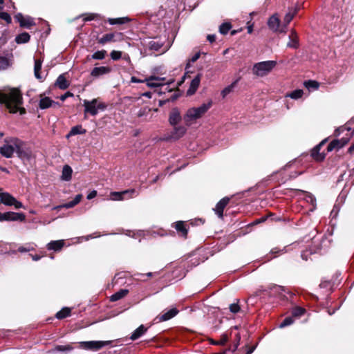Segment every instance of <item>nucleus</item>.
<instances>
[{
	"label": "nucleus",
	"mask_w": 354,
	"mask_h": 354,
	"mask_svg": "<svg viewBox=\"0 0 354 354\" xmlns=\"http://www.w3.org/2000/svg\"><path fill=\"white\" fill-rule=\"evenodd\" d=\"M31 250H33V248H26V247H24V246H20L19 248H18V251L19 252H29V251H31Z\"/></svg>",
	"instance_id": "nucleus-57"
},
{
	"label": "nucleus",
	"mask_w": 354,
	"mask_h": 354,
	"mask_svg": "<svg viewBox=\"0 0 354 354\" xmlns=\"http://www.w3.org/2000/svg\"><path fill=\"white\" fill-rule=\"evenodd\" d=\"M71 314V309L68 308H63L61 310L57 312L55 315L56 318L59 319H64Z\"/></svg>",
	"instance_id": "nucleus-38"
},
{
	"label": "nucleus",
	"mask_w": 354,
	"mask_h": 354,
	"mask_svg": "<svg viewBox=\"0 0 354 354\" xmlns=\"http://www.w3.org/2000/svg\"><path fill=\"white\" fill-rule=\"evenodd\" d=\"M340 140H341V142H339V144H335V148L337 149H339L343 147L348 142V140L346 138H342Z\"/></svg>",
	"instance_id": "nucleus-54"
},
{
	"label": "nucleus",
	"mask_w": 354,
	"mask_h": 354,
	"mask_svg": "<svg viewBox=\"0 0 354 354\" xmlns=\"http://www.w3.org/2000/svg\"><path fill=\"white\" fill-rule=\"evenodd\" d=\"M339 203H335L333 206V209L331 210L330 212V217L332 218H335L339 213Z\"/></svg>",
	"instance_id": "nucleus-47"
},
{
	"label": "nucleus",
	"mask_w": 354,
	"mask_h": 354,
	"mask_svg": "<svg viewBox=\"0 0 354 354\" xmlns=\"http://www.w3.org/2000/svg\"><path fill=\"white\" fill-rule=\"evenodd\" d=\"M97 195V192L93 190L92 192H91L88 195H87V199L88 200H91L92 198H93L94 197H95Z\"/></svg>",
	"instance_id": "nucleus-60"
},
{
	"label": "nucleus",
	"mask_w": 354,
	"mask_h": 354,
	"mask_svg": "<svg viewBox=\"0 0 354 354\" xmlns=\"http://www.w3.org/2000/svg\"><path fill=\"white\" fill-rule=\"evenodd\" d=\"M339 142H341V140H333L327 147V151H333V149H336L335 148V144H339Z\"/></svg>",
	"instance_id": "nucleus-52"
},
{
	"label": "nucleus",
	"mask_w": 354,
	"mask_h": 354,
	"mask_svg": "<svg viewBox=\"0 0 354 354\" xmlns=\"http://www.w3.org/2000/svg\"><path fill=\"white\" fill-rule=\"evenodd\" d=\"M132 193H135V189H127L120 192H111V198L113 201H123L124 198H127L125 194Z\"/></svg>",
	"instance_id": "nucleus-21"
},
{
	"label": "nucleus",
	"mask_w": 354,
	"mask_h": 354,
	"mask_svg": "<svg viewBox=\"0 0 354 354\" xmlns=\"http://www.w3.org/2000/svg\"><path fill=\"white\" fill-rule=\"evenodd\" d=\"M81 199H82V195L77 194V195H76V196L75 197V198L73 201L77 205L80 202Z\"/></svg>",
	"instance_id": "nucleus-63"
},
{
	"label": "nucleus",
	"mask_w": 354,
	"mask_h": 354,
	"mask_svg": "<svg viewBox=\"0 0 354 354\" xmlns=\"http://www.w3.org/2000/svg\"><path fill=\"white\" fill-rule=\"evenodd\" d=\"M73 94L70 92H67L66 93H65L64 95H62L61 96V100L64 101L68 96H72Z\"/></svg>",
	"instance_id": "nucleus-64"
},
{
	"label": "nucleus",
	"mask_w": 354,
	"mask_h": 354,
	"mask_svg": "<svg viewBox=\"0 0 354 354\" xmlns=\"http://www.w3.org/2000/svg\"><path fill=\"white\" fill-rule=\"evenodd\" d=\"M275 61H264L257 63L252 68V72L259 77L268 75L276 66Z\"/></svg>",
	"instance_id": "nucleus-3"
},
{
	"label": "nucleus",
	"mask_w": 354,
	"mask_h": 354,
	"mask_svg": "<svg viewBox=\"0 0 354 354\" xmlns=\"http://www.w3.org/2000/svg\"><path fill=\"white\" fill-rule=\"evenodd\" d=\"M86 133V129H83L81 125H77L71 128L67 137L78 134H84Z\"/></svg>",
	"instance_id": "nucleus-34"
},
{
	"label": "nucleus",
	"mask_w": 354,
	"mask_h": 354,
	"mask_svg": "<svg viewBox=\"0 0 354 354\" xmlns=\"http://www.w3.org/2000/svg\"><path fill=\"white\" fill-rule=\"evenodd\" d=\"M9 66V60L5 57H0V71L5 70Z\"/></svg>",
	"instance_id": "nucleus-46"
},
{
	"label": "nucleus",
	"mask_w": 354,
	"mask_h": 354,
	"mask_svg": "<svg viewBox=\"0 0 354 354\" xmlns=\"http://www.w3.org/2000/svg\"><path fill=\"white\" fill-rule=\"evenodd\" d=\"M98 17L97 14H90L88 17L84 19V21H91Z\"/></svg>",
	"instance_id": "nucleus-59"
},
{
	"label": "nucleus",
	"mask_w": 354,
	"mask_h": 354,
	"mask_svg": "<svg viewBox=\"0 0 354 354\" xmlns=\"http://www.w3.org/2000/svg\"><path fill=\"white\" fill-rule=\"evenodd\" d=\"M305 309L301 307H295L292 309V315L293 317H299L305 313Z\"/></svg>",
	"instance_id": "nucleus-42"
},
{
	"label": "nucleus",
	"mask_w": 354,
	"mask_h": 354,
	"mask_svg": "<svg viewBox=\"0 0 354 354\" xmlns=\"http://www.w3.org/2000/svg\"><path fill=\"white\" fill-rule=\"evenodd\" d=\"M207 39L210 43H213L216 40V35H208L207 37Z\"/></svg>",
	"instance_id": "nucleus-62"
},
{
	"label": "nucleus",
	"mask_w": 354,
	"mask_h": 354,
	"mask_svg": "<svg viewBox=\"0 0 354 354\" xmlns=\"http://www.w3.org/2000/svg\"><path fill=\"white\" fill-rule=\"evenodd\" d=\"M232 26L229 23H223L219 26V32L222 35H226L231 29Z\"/></svg>",
	"instance_id": "nucleus-41"
},
{
	"label": "nucleus",
	"mask_w": 354,
	"mask_h": 354,
	"mask_svg": "<svg viewBox=\"0 0 354 354\" xmlns=\"http://www.w3.org/2000/svg\"><path fill=\"white\" fill-rule=\"evenodd\" d=\"M325 140H323L321 143H319L318 145H317L312 151V157L317 160V161H322L325 158V154L324 153H320V149L322 147V145L324 144Z\"/></svg>",
	"instance_id": "nucleus-22"
},
{
	"label": "nucleus",
	"mask_w": 354,
	"mask_h": 354,
	"mask_svg": "<svg viewBox=\"0 0 354 354\" xmlns=\"http://www.w3.org/2000/svg\"><path fill=\"white\" fill-rule=\"evenodd\" d=\"M72 174V168L69 165H66L63 167L61 179L64 181H69L71 180Z\"/></svg>",
	"instance_id": "nucleus-24"
},
{
	"label": "nucleus",
	"mask_w": 354,
	"mask_h": 354,
	"mask_svg": "<svg viewBox=\"0 0 354 354\" xmlns=\"http://www.w3.org/2000/svg\"><path fill=\"white\" fill-rule=\"evenodd\" d=\"M227 341V337L226 335H223L219 341H218V344L219 345H225Z\"/></svg>",
	"instance_id": "nucleus-58"
},
{
	"label": "nucleus",
	"mask_w": 354,
	"mask_h": 354,
	"mask_svg": "<svg viewBox=\"0 0 354 354\" xmlns=\"http://www.w3.org/2000/svg\"><path fill=\"white\" fill-rule=\"evenodd\" d=\"M0 103L4 104L11 113L19 111L21 115H23L26 113L25 109L21 107L23 97L18 88H4L0 90Z\"/></svg>",
	"instance_id": "nucleus-1"
},
{
	"label": "nucleus",
	"mask_w": 354,
	"mask_h": 354,
	"mask_svg": "<svg viewBox=\"0 0 354 354\" xmlns=\"http://www.w3.org/2000/svg\"><path fill=\"white\" fill-rule=\"evenodd\" d=\"M235 82L232 84L231 85L225 87L221 92V95L223 97H225L227 95H228L233 89L234 86Z\"/></svg>",
	"instance_id": "nucleus-50"
},
{
	"label": "nucleus",
	"mask_w": 354,
	"mask_h": 354,
	"mask_svg": "<svg viewBox=\"0 0 354 354\" xmlns=\"http://www.w3.org/2000/svg\"><path fill=\"white\" fill-rule=\"evenodd\" d=\"M12 140H18L17 138L9 137L4 140V144L0 147V153L2 156L10 158L15 152V146L12 143Z\"/></svg>",
	"instance_id": "nucleus-7"
},
{
	"label": "nucleus",
	"mask_w": 354,
	"mask_h": 354,
	"mask_svg": "<svg viewBox=\"0 0 354 354\" xmlns=\"http://www.w3.org/2000/svg\"><path fill=\"white\" fill-rule=\"evenodd\" d=\"M212 102L203 104L197 108H191L187 110L183 119L187 126H189L194 121L201 118L211 107Z\"/></svg>",
	"instance_id": "nucleus-2"
},
{
	"label": "nucleus",
	"mask_w": 354,
	"mask_h": 354,
	"mask_svg": "<svg viewBox=\"0 0 354 354\" xmlns=\"http://www.w3.org/2000/svg\"><path fill=\"white\" fill-rule=\"evenodd\" d=\"M296 13L297 9H295L293 12H289L285 15L283 19L285 26H288L290 24V22L292 20Z\"/></svg>",
	"instance_id": "nucleus-39"
},
{
	"label": "nucleus",
	"mask_w": 354,
	"mask_h": 354,
	"mask_svg": "<svg viewBox=\"0 0 354 354\" xmlns=\"http://www.w3.org/2000/svg\"><path fill=\"white\" fill-rule=\"evenodd\" d=\"M75 205H76V204L73 202V201H70L68 203H64V204H62V205H60L55 206L53 209H59L61 208L69 209V208L73 207Z\"/></svg>",
	"instance_id": "nucleus-45"
},
{
	"label": "nucleus",
	"mask_w": 354,
	"mask_h": 354,
	"mask_svg": "<svg viewBox=\"0 0 354 354\" xmlns=\"http://www.w3.org/2000/svg\"><path fill=\"white\" fill-rule=\"evenodd\" d=\"M26 216L21 212H0V222L3 221H24Z\"/></svg>",
	"instance_id": "nucleus-9"
},
{
	"label": "nucleus",
	"mask_w": 354,
	"mask_h": 354,
	"mask_svg": "<svg viewBox=\"0 0 354 354\" xmlns=\"http://www.w3.org/2000/svg\"><path fill=\"white\" fill-rule=\"evenodd\" d=\"M15 19L19 22L21 27L29 28L34 24L33 19L30 17H24L22 14L18 13Z\"/></svg>",
	"instance_id": "nucleus-17"
},
{
	"label": "nucleus",
	"mask_w": 354,
	"mask_h": 354,
	"mask_svg": "<svg viewBox=\"0 0 354 354\" xmlns=\"http://www.w3.org/2000/svg\"><path fill=\"white\" fill-rule=\"evenodd\" d=\"M12 143L15 146V152L17 156L22 160H29L31 158V151L26 147L24 141L18 140H12Z\"/></svg>",
	"instance_id": "nucleus-4"
},
{
	"label": "nucleus",
	"mask_w": 354,
	"mask_h": 354,
	"mask_svg": "<svg viewBox=\"0 0 354 354\" xmlns=\"http://www.w3.org/2000/svg\"><path fill=\"white\" fill-rule=\"evenodd\" d=\"M55 85L57 86L60 89L64 90L69 86V83L64 75H60L56 80Z\"/></svg>",
	"instance_id": "nucleus-28"
},
{
	"label": "nucleus",
	"mask_w": 354,
	"mask_h": 354,
	"mask_svg": "<svg viewBox=\"0 0 354 354\" xmlns=\"http://www.w3.org/2000/svg\"><path fill=\"white\" fill-rule=\"evenodd\" d=\"M110 56L113 60H118L120 59L122 56V53L118 50H113L110 53Z\"/></svg>",
	"instance_id": "nucleus-51"
},
{
	"label": "nucleus",
	"mask_w": 354,
	"mask_h": 354,
	"mask_svg": "<svg viewBox=\"0 0 354 354\" xmlns=\"http://www.w3.org/2000/svg\"><path fill=\"white\" fill-rule=\"evenodd\" d=\"M230 201V198L228 197H225L222 198L216 205V207L214 209L217 216L222 218L223 216V209L227 206Z\"/></svg>",
	"instance_id": "nucleus-15"
},
{
	"label": "nucleus",
	"mask_w": 354,
	"mask_h": 354,
	"mask_svg": "<svg viewBox=\"0 0 354 354\" xmlns=\"http://www.w3.org/2000/svg\"><path fill=\"white\" fill-rule=\"evenodd\" d=\"M64 245V240L51 241L47 244V249L48 250L59 251Z\"/></svg>",
	"instance_id": "nucleus-23"
},
{
	"label": "nucleus",
	"mask_w": 354,
	"mask_h": 354,
	"mask_svg": "<svg viewBox=\"0 0 354 354\" xmlns=\"http://www.w3.org/2000/svg\"><path fill=\"white\" fill-rule=\"evenodd\" d=\"M165 77H160L154 75H151L148 78L145 79L142 82H146L147 86L150 88L160 87L163 85L167 84L168 83L165 82Z\"/></svg>",
	"instance_id": "nucleus-13"
},
{
	"label": "nucleus",
	"mask_w": 354,
	"mask_h": 354,
	"mask_svg": "<svg viewBox=\"0 0 354 354\" xmlns=\"http://www.w3.org/2000/svg\"><path fill=\"white\" fill-rule=\"evenodd\" d=\"M230 310L233 313H236L239 311L240 307L237 304H232L230 306Z\"/></svg>",
	"instance_id": "nucleus-53"
},
{
	"label": "nucleus",
	"mask_w": 354,
	"mask_h": 354,
	"mask_svg": "<svg viewBox=\"0 0 354 354\" xmlns=\"http://www.w3.org/2000/svg\"><path fill=\"white\" fill-rule=\"evenodd\" d=\"M268 26L269 28L271 29L272 30H273L274 32H277V31L283 32L284 31L282 29L281 30L279 29L280 19H279L277 14H274L269 18V19L268 21Z\"/></svg>",
	"instance_id": "nucleus-14"
},
{
	"label": "nucleus",
	"mask_w": 354,
	"mask_h": 354,
	"mask_svg": "<svg viewBox=\"0 0 354 354\" xmlns=\"http://www.w3.org/2000/svg\"><path fill=\"white\" fill-rule=\"evenodd\" d=\"M53 104H55V102L50 100L48 97H43L39 101V107L41 109H45L50 107Z\"/></svg>",
	"instance_id": "nucleus-31"
},
{
	"label": "nucleus",
	"mask_w": 354,
	"mask_h": 354,
	"mask_svg": "<svg viewBox=\"0 0 354 354\" xmlns=\"http://www.w3.org/2000/svg\"><path fill=\"white\" fill-rule=\"evenodd\" d=\"M178 312L179 311L176 308H173L169 310H165L154 319V322L158 323L169 320L174 317L178 313Z\"/></svg>",
	"instance_id": "nucleus-11"
},
{
	"label": "nucleus",
	"mask_w": 354,
	"mask_h": 354,
	"mask_svg": "<svg viewBox=\"0 0 354 354\" xmlns=\"http://www.w3.org/2000/svg\"><path fill=\"white\" fill-rule=\"evenodd\" d=\"M201 53L199 52L196 53L189 59V62L194 63L199 59Z\"/></svg>",
	"instance_id": "nucleus-56"
},
{
	"label": "nucleus",
	"mask_w": 354,
	"mask_h": 354,
	"mask_svg": "<svg viewBox=\"0 0 354 354\" xmlns=\"http://www.w3.org/2000/svg\"><path fill=\"white\" fill-rule=\"evenodd\" d=\"M111 71V68L108 66L95 67L91 71V75L94 77H99L102 75L109 73Z\"/></svg>",
	"instance_id": "nucleus-19"
},
{
	"label": "nucleus",
	"mask_w": 354,
	"mask_h": 354,
	"mask_svg": "<svg viewBox=\"0 0 354 354\" xmlns=\"http://www.w3.org/2000/svg\"><path fill=\"white\" fill-rule=\"evenodd\" d=\"M106 53V52L104 50H98V51H96L95 53H94L92 55L91 57H92V59H94L102 60L105 57Z\"/></svg>",
	"instance_id": "nucleus-40"
},
{
	"label": "nucleus",
	"mask_w": 354,
	"mask_h": 354,
	"mask_svg": "<svg viewBox=\"0 0 354 354\" xmlns=\"http://www.w3.org/2000/svg\"><path fill=\"white\" fill-rule=\"evenodd\" d=\"M327 242L326 239H324L320 242L318 239H314L313 242L314 246L310 249V254H312L322 252V250H323V245H326Z\"/></svg>",
	"instance_id": "nucleus-20"
},
{
	"label": "nucleus",
	"mask_w": 354,
	"mask_h": 354,
	"mask_svg": "<svg viewBox=\"0 0 354 354\" xmlns=\"http://www.w3.org/2000/svg\"><path fill=\"white\" fill-rule=\"evenodd\" d=\"M73 347L70 345H57L55 347V351L59 352H68L71 351Z\"/></svg>",
	"instance_id": "nucleus-43"
},
{
	"label": "nucleus",
	"mask_w": 354,
	"mask_h": 354,
	"mask_svg": "<svg viewBox=\"0 0 354 354\" xmlns=\"http://www.w3.org/2000/svg\"><path fill=\"white\" fill-rule=\"evenodd\" d=\"M294 319L292 317H286L283 322L279 324V328H282L288 326L293 324Z\"/></svg>",
	"instance_id": "nucleus-44"
},
{
	"label": "nucleus",
	"mask_w": 354,
	"mask_h": 354,
	"mask_svg": "<svg viewBox=\"0 0 354 354\" xmlns=\"http://www.w3.org/2000/svg\"><path fill=\"white\" fill-rule=\"evenodd\" d=\"M176 230L181 233V235L184 237L187 236V230L185 227V223L183 221H178L175 223Z\"/></svg>",
	"instance_id": "nucleus-33"
},
{
	"label": "nucleus",
	"mask_w": 354,
	"mask_h": 354,
	"mask_svg": "<svg viewBox=\"0 0 354 354\" xmlns=\"http://www.w3.org/2000/svg\"><path fill=\"white\" fill-rule=\"evenodd\" d=\"M344 129H345V128H344V127H341L337 128V129H335V136H339V135H340V133H341V132L344 131Z\"/></svg>",
	"instance_id": "nucleus-61"
},
{
	"label": "nucleus",
	"mask_w": 354,
	"mask_h": 354,
	"mask_svg": "<svg viewBox=\"0 0 354 354\" xmlns=\"http://www.w3.org/2000/svg\"><path fill=\"white\" fill-rule=\"evenodd\" d=\"M299 46L298 38L295 31L292 30L291 34L289 36V41L287 44V46L292 48H297Z\"/></svg>",
	"instance_id": "nucleus-26"
},
{
	"label": "nucleus",
	"mask_w": 354,
	"mask_h": 354,
	"mask_svg": "<svg viewBox=\"0 0 354 354\" xmlns=\"http://www.w3.org/2000/svg\"><path fill=\"white\" fill-rule=\"evenodd\" d=\"M174 128L172 131L167 133L160 138L161 141L171 142L179 140L186 133L187 129L183 126H174Z\"/></svg>",
	"instance_id": "nucleus-5"
},
{
	"label": "nucleus",
	"mask_w": 354,
	"mask_h": 354,
	"mask_svg": "<svg viewBox=\"0 0 354 354\" xmlns=\"http://www.w3.org/2000/svg\"><path fill=\"white\" fill-rule=\"evenodd\" d=\"M84 113H88L95 116L98 113V110H104L106 106L102 103H97V99H93L91 101L84 100Z\"/></svg>",
	"instance_id": "nucleus-6"
},
{
	"label": "nucleus",
	"mask_w": 354,
	"mask_h": 354,
	"mask_svg": "<svg viewBox=\"0 0 354 354\" xmlns=\"http://www.w3.org/2000/svg\"><path fill=\"white\" fill-rule=\"evenodd\" d=\"M304 85L308 88H313L315 89H317L319 87L318 83L313 80H308L307 82H305Z\"/></svg>",
	"instance_id": "nucleus-48"
},
{
	"label": "nucleus",
	"mask_w": 354,
	"mask_h": 354,
	"mask_svg": "<svg viewBox=\"0 0 354 354\" xmlns=\"http://www.w3.org/2000/svg\"><path fill=\"white\" fill-rule=\"evenodd\" d=\"M181 118L178 109L174 108L171 110L169 116V122L171 126H176L181 120Z\"/></svg>",
	"instance_id": "nucleus-16"
},
{
	"label": "nucleus",
	"mask_w": 354,
	"mask_h": 354,
	"mask_svg": "<svg viewBox=\"0 0 354 354\" xmlns=\"http://www.w3.org/2000/svg\"><path fill=\"white\" fill-rule=\"evenodd\" d=\"M128 292L129 290L127 289L120 290L118 292H115V294L111 296V301H116L118 300H120V299L124 297L128 294Z\"/></svg>",
	"instance_id": "nucleus-29"
},
{
	"label": "nucleus",
	"mask_w": 354,
	"mask_h": 354,
	"mask_svg": "<svg viewBox=\"0 0 354 354\" xmlns=\"http://www.w3.org/2000/svg\"><path fill=\"white\" fill-rule=\"evenodd\" d=\"M142 46L152 51H159L163 47V42L156 39H148L142 42Z\"/></svg>",
	"instance_id": "nucleus-12"
},
{
	"label": "nucleus",
	"mask_w": 354,
	"mask_h": 354,
	"mask_svg": "<svg viewBox=\"0 0 354 354\" xmlns=\"http://www.w3.org/2000/svg\"><path fill=\"white\" fill-rule=\"evenodd\" d=\"M147 330V328H145L143 325H140L138 328H136L133 331V333L131 334L130 337V339L131 340H136L140 337L142 335H144Z\"/></svg>",
	"instance_id": "nucleus-25"
},
{
	"label": "nucleus",
	"mask_w": 354,
	"mask_h": 354,
	"mask_svg": "<svg viewBox=\"0 0 354 354\" xmlns=\"http://www.w3.org/2000/svg\"><path fill=\"white\" fill-rule=\"evenodd\" d=\"M111 344V341H87L80 342L81 346L86 350L97 351Z\"/></svg>",
	"instance_id": "nucleus-10"
},
{
	"label": "nucleus",
	"mask_w": 354,
	"mask_h": 354,
	"mask_svg": "<svg viewBox=\"0 0 354 354\" xmlns=\"http://www.w3.org/2000/svg\"><path fill=\"white\" fill-rule=\"evenodd\" d=\"M42 61L40 59H35V66H34V73L35 76L38 80H41L42 77L40 74V71L41 69Z\"/></svg>",
	"instance_id": "nucleus-30"
},
{
	"label": "nucleus",
	"mask_w": 354,
	"mask_h": 354,
	"mask_svg": "<svg viewBox=\"0 0 354 354\" xmlns=\"http://www.w3.org/2000/svg\"><path fill=\"white\" fill-rule=\"evenodd\" d=\"M30 35L28 32H22L18 35L15 38V41L17 44H25L30 40Z\"/></svg>",
	"instance_id": "nucleus-32"
},
{
	"label": "nucleus",
	"mask_w": 354,
	"mask_h": 354,
	"mask_svg": "<svg viewBox=\"0 0 354 354\" xmlns=\"http://www.w3.org/2000/svg\"><path fill=\"white\" fill-rule=\"evenodd\" d=\"M0 203L7 206L13 205L15 209L24 208L23 204L8 192H0Z\"/></svg>",
	"instance_id": "nucleus-8"
},
{
	"label": "nucleus",
	"mask_w": 354,
	"mask_h": 354,
	"mask_svg": "<svg viewBox=\"0 0 354 354\" xmlns=\"http://www.w3.org/2000/svg\"><path fill=\"white\" fill-rule=\"evenodd\" d=\"M304 94V91L301 89L295 90L289 93L286 95V97H290L294 100H298L302 97Z\"/></svg>",
	"instance_id": "nucleus-36"
},
{
	"label": "nucleus",
	"mask_w": 354,
	"mask_h": 354,
	"mask_svg": "<svg viewBox=\"0 0 354 354\" xmlns=\"http://www.w3.org/2000/svg\"><path fill=\"white\" fill-rule=\"evenodd\" d=\"M201 74H198L191 82L189 89L187 91L188 95H192L195 93L198 89L201 82Z\"/></svg>",
	"instance_id": "nucleus-18"
},
{
	"label": "nucleus",
	"mask_w": 354,
	"mask_h": 354,
	"mask_svg": "<svg viewBox=\"0 0 354 354\" xmlns=\"http://www.w3.org/2000/svg\"><path fill=\"white\" fill-rule=\"evenodd\" d=\"M138 194H139V192L136 189H135V193L125 194V196L127 198H124V200H128V199L134 198V197L138 196Z\"/></svg>",
	"instance_id": "nucleus-55"
},
{
	"label": "nucleus",
	"mask_w": 354,
	"mask_h": 354,
	"mask_svg": "<svg viewBox=\"0 0 354 354\" xmlns=\"http://www.w3.org/2000/svg\"><path fill=\"white\" fill-rule=\"evenodd\" d=\"M0 19L6 21L7 24L11 23L12 21L10 15L6 12H0Z\"/></svg>",
	"instance_id": "nucleus-49"
},
{
	"label": "nucleus",
	"mask_w": 354,
	"mask_h": 354,
	"mask_svg": "<svg viewBox=\"0 0 354 354\" xmlns=\"http://www.w3.org/2000/svg\"><path fill=\"white\" fill-rule=\"evenodd\" d=\"M285 292V288L283 286L272 285L270 287V294L274 296L282 297L283 292Z\"/></svg>",
	"instance_id": "nucleus-27"
},
{
	"label": "nucleus",
	"mask_w": 354,
	"mask_h": 354,
	"mask_svg": "<svg viewBox=\"0 0 354 354\" xmlns=\"http://www.w3.org/2000/svg\"><path fill=\"white\" fill-rule=\"evenodd\" d=\"M115 34L114 33H108L103 35L98 41L99 44H104L106 42L114 41V37Z\"/></svg>",
	"instance_id": "nucleus-35"
},
{
	"label": "nucleus",
	"mask_w": 354,
	"mask_h": 354,
	"mask_svg": "<svg viewBox=\"0 0 354 354\" xmlns=\"http://www.w3.org/2000/svg\"><path fill=\"white\" fill-rule=\"evenodd\" d=\"M129 21V19L128 17H120V18H109L108 19L109 23L111 25H115V24H124Z\"/></svg>",
	"instance_id": "nucleus-37"
}]
</instances>
